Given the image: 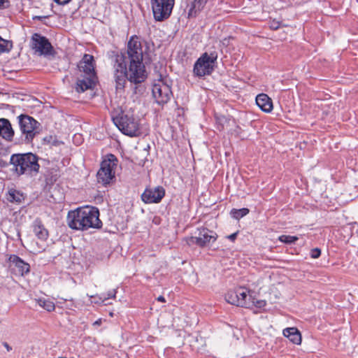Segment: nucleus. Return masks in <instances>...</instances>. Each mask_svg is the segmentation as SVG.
<instances>
[{"label": "nucleus", "mask_w": 358, "mask_h": 358, "mask_svg": "<svg viewBox=\"0 0 358 358\" xmlns=\"http://www.w3.org/2000/svg\"><path fill=\"white\" fill-rule=\"evenodd\" d=\"M24 195L14 188L9 189L6 194V199L11 203L20 204L24 201Z\"/></svg>", "instance_id": "19"}, {"label": "nucleus", "mask_w": 358, "mask_h": 358, "mask_svg": "<svg viewBox=\"0 0 358 358\" xmlns=\"http://www.w3.org/2000/svg\"><path fill=\"white\" fill-rule=\"evenodd\" d=\"M3 345L6 348V349L7 350V351H10L12 350V348L8 345V343L6 342H4L3 343Z\"/></svg>", "instance_id": "36"}, {"label": "nucleus", "mask_w": 358, "mask_h": 358, "mask_svg": "<svg viewBox=\"0 0 358 358\" xmlns=\"http://www.w3.org/2000/svg\"><path fill=\"white\" fill-rule=\"evenodd\" d=\"M30 159L31 158H10V163L15 166L16 171L20 174L24 173L27 169L38 171L39 165L37 163V159L38 158H32V161H30Z\"/></svg>", "instance_id": "12"}, {"label": "nucleus", "mask_w": 358, "mask_h": 358, "mask_svg": "<svg viewBox=\"0 0 358 358\" xmlns=\"http://www.w3.org/2000/svg\"><path fill=\"white\" fill-rule=\"evenodd\" d=\"M31 46L40 55H50L52 50V46L47 38L38 33L32 35Z\"/></svg>", "instance_id": "11"}, {"label": "nucleus", "mask_w": 358, "mask_h": 358, "mask_svg": "<svg viewBox=\"0 0 358 358\" xmlns=\"http://www.w3.org/2000/svg\"><path fill=\"white\" fill-rule=\"evenodd\" d=\"M217 58V55L215 52L210 54L203 53L194 65V73L198 77L210 75L213 71L214 63Z\"/></svg>", "instance_id": "7"}, {"label": "nucleus", "mask_w": 358, "mask_h": 358, "mask_svg": "<svg viewBox=\"0 0 358 358\" xmlns=\"http://www.w3.org/2000/svg\"><path fill=\"white\" fill-rule=\"evenodd\" d=\"M117 158L104 159L97 173V180L103 185H108L115 177L114 168L117 166Z\"/></svg>", "instance_id": "10"}, {"label": "nucleus", "mask_w": 358, "mask_h": 358, "mask_svg": "<svg viewBox=\"0 0 358 358\" xmlns=\"http://www.w3.org/2000/svg\"><path fill=\"white\" fill-rule=\"evenodd\" d=\"M10 157H36L35 155L32 154L31 152H27V153H15L12 154Z\"/></svg>", "instance_id": "30"}, {"label": "nucleus", "mask_w": 358, "mask_h": 358, "mask_svg": "<svg viewBox=\"0 0 358 358\" xmlns=\"http://www.w3.org/2000/svg\"><path fill=\"white\" fill-rule=\"evenodd\" d=\"M73 141L75 143H76L78 145L80 144L83 141L82 135L80 134H76L73 136Z\"/></svg>", "instance_id": "31"}, {"label": "nucleus", "mask_w": 358, "mask_h": 358, "mask_svg": "<svg viewBox=\"0 0 358 358\" xmlns=\"http://www.w3.org/2000/svg\"><path fill=\"white\" fill-rule=\"evenodd\" d=\"M207 0H192V8L199 10Z\"/></svg>", "instance_id": "28"}, {"label": "nucleus", "mask_w": 358, "mask_h": 358, "mask_svg": "<svg viewBox=\"0 0 358 358\" xmlns=\"http://www.w3.org/2000/svg\"><path fill=\"white\" fill-rule=\"evenodd\" d=\"M43 141L45 145L50 147H59L64 145L62 141L58 140L56 136H47L43 138Z\"/></svg>", "instance_id": "22"}, {"label": "nucleus", "mask_w": 358, "mask_h": 358, "mask_svg": "<svg viewBox=\"0 0 358 358\" xmlns=\"http://www.w3.org/2000/svg\"><path fill=\"white\" fill-rule=\"evenodd\" d=\"M217 234L207 228L199 229L195 236L186 237L184 240L187 245L193 246L194 245L201 248L208 247L216 241Z\"/></svg>", "instance_id": "6"}, {"label": "nucleus", "mask_w": 358, "mask_h": 358, "mask_svg": "<svg viewBox=\"0 0 358 358\" xmlns=\"http://www.w3.org/2000/svg\"><path fill=\"white\" fill-rule=\"evenodd\" d=\"M71 0H54L55 3H57L58 5H66L69 3Z\"/></svg>", "instance_id": "33"}, {"label": "nucleus", "mask_w": 358, "mask_h": 358, "mask_svg": "<svg viewBox=\"0 0 358 358\" xmlns=\"http://www.w3.org/2000/svg\"><path fill=\"white\" fill-rule=\"evenodd\" d=\"M273 108V102H272L271 99L270 98V113L272 111Z\"/></svg>", "instance_id": "41"}, {"label": "nucleus", "mask_w": 358, "mask_h": 358, "mask_svg": "<svg viewBox=\"0 0 358 358\" xmlns=\"http://www.w3.org/2000/svg\"><path fill=\"white\" fill-rule=\"evenodd\" d=\"M101 322H102L101 319H99L93 323V325L94 326H99V325H101Z\"/></svg>", "instance_id": "37"}, {"label": "nucleus", "mask_w": 358, "mask_h": 358, "mask_svg": "<svg viewBox=\"0 0 358 358\" xmlns=\"http://www.w3.org/2000/svg\"><path fill=\"white\" fill-rule=\"evenodd\" d=\"M34 231L35 235L41 240H45L48 236V232L47 229L41 224L35 225Z\"/></svg>", "instance_id": "23"}, {"label": "nucleus", "mask_w": 358, "mask_h": 358, "mask_svg": "<svg viewBox=\"0 0 358 358\" xmlns=\"http://www.w3.org/2000/svg\"><path fill=\"white\" fill-rule=\"evenodd\" d=\"M175 0H150L154 18L163 21L169 17L172 13Z\"/></svg>", "instance_id": "9"}, {"label": "nucleus", "mask_w": 358, "mask_h": 358, "mask_svg": "<svg viewBox=\"0 0 358 358\" xmlns=\"http://www.w3.org/2000/svg\"><path fill=\"white\" fill-rule=\"evenodd\" d=\"M157 300L160 302H166L165 298L162 296H158Z\"/></svg>", "instance_id": "38"}, {"label": "nucleus", "mask_w": 358, "mask_h": 358, "mask_svg": "<svg viewBox=\"0 0 358 358\" xmlns=\"http://www.w3.org/2000/svg\"><path fill=\"white\" fill-rule=\"evenodd\" d=\"M58 358H64V357H58Z\"/></svg>", "instance_id": "46"}, {"label": "nucleus", "mask_w": 358, "mask_h": 358, "mask_svg": "<svg viewBox=\"0 0 358 358\" xmlns=\"http://www.w3.org/2000/svg\"><path fill=\"white\" fill-rule=\"evenodd\" d=\"M273 289H274V287H271V288L270 289V290H271L272 292H273Z\"/></svg>", "instance_id": "45"}, {"label": "nucleus", "mask_w": 358, "mask_h": 358, "mask_svg": "<svg viewBox=\"0 0 358 358\" xmlns=\"http://www.w3.org/2000/svg\"><path fill=\"white\" fill-rule=\"evenodd\" d=\"M236 237V234L234 233V234H231L230 236H228V238L231 240V241H234Z\"/></svg>", "instance_id": "39"}, {"label": "nucleus", "mask_w": 358, "mask_h": 358, "mask_svg": "<svg viewBox=\"0 0 358 358\" xmlns=\"http://www.w3.org/2000/svg\"><path fill=\"white\" fill-rule=\"evenodd\" d=\"M164 195V189L161 186H158L153 189H145L141 195V199L145 203H157L161 201Z\"/></svg>", "instance_id": "13"}, {"label": "nucleus", "mask_w": 358, "mask_h": 358, "mask_svg": "<svg viewBox=\"0 0 358 358\" xmlns=\"http://www.w3.org/2000/svg\"><path fill=\"white\" fill-rule=\"evenodd\" d=\"M36 301L39 306L48 312H51L55 308V303L48 299L40 298L37 299Z\"/></svg>", "instance_id": "21"}, {"label": "nucleus", "mask_w": 358, "mask_h": 358, "mask_svg": "<svg viewBox=\"0 0 358 358\" xmlns=\"http://www.w3.org/2000/svg\"><path fill=\"white\" fill-rule=\"evenodd\" d=\"M321 255V250L316 248H313L310 250V257L312 258H314V259H316V258H318Z\"/></svg>", "instance_id": "29"}, {"label": "nucleus", "mask_w": 358, "mask_h": 358, "mask_svg": "<svg viewBox=\"0 0 358 358\" xmlns=\"http://www.w3.org/2000/svg\"><path fill=\"white\" fill-rule=\"evenodd\" d=\"M8 1L7 0H0V8H4L8 6Z\"/></svg>", "instance_id": "34"}, {"label": "nucleus", "mask_w": 358, "mask_h": 358, "mask_svg": "<svg viewBox=\"0 0 358 358\" xmlns=\"http://www.w3.org/2000/svg\"><path fill=\"white\" fill-rule=\"evenodd\" d=\"M80 71L85 73L86 76L95 77L94 57L92 55L85 54L82 60L78 64Z\"/></svg>", "instance_id": "14"}, {"label": "nucleus", "mask_w": 358, "mask_h": 358, "mask_svg": "<svg viewBox=\"0 0 358 358\" xmlns=\"http://www.w3.org/2000/svg\"><path fill=\"white\" fill-rule=\"evenodd\" d=\"M252 301L253 302L252 307L251 308H255V311H260L262 308H264L266 306V301L265 300H258L252 296Z\"/></svg>", "instance_id": "26"}, {"label": "nucleus", "mask_w": 358, "mask_h": 358, "mask_svg": "<svg viewBox=\"0 0 358 358\" xmlns=\"http://www.w3.org/2000/svg\"><path fill=\"white\" fill-rule=\"evenodd\" d=\"M14 136V130L10 121L6 118H0V137L11 141Z\"/></svg>", "instance_id": "16"}, {"label": "nucleus", "mask_w": 358, "mask_h": 358, "mask_svg": "<svg viewBox=\"0 0 358 358\" xmlns=\"http://www.w3.org/2000/svg\"><path fill=\"white\" fill-rule=\"evenodd\" d=\"M114 296H115V294L110 293V294H108V296L107 299H109V298H111V297H114ZM106 299V298L105 297V298L102 300V302H103Z\"/></svg>", "instance_id": "40"}, {"label": "nucleus", "mask_w": 358, "mask_h": 358, "mask_svg": "<svg viewBox=\"0 0 358 358\" xmlns=\"http://www.w3.org/2000/svg\"><path fill=\"white\" fill-rule=\"evenodd\" d=\"M112 119L122 134L131 137L142 134L139 122L132 112L117 108L113 112Z\"/></svg>", "instance_id": "3"}, {"label": "nucleus", "mask_w": 358, "mask_h": 358, "mask_svg": "<svg viewBox=\"0 0 358 358\" xmlns=\"http://www.w3.org/2000/svg\"><path fill=\"white\" fill-rule=\"evenodd\" d=\"M17 118L22 133V140L27 143H31L36 134L38 133L37 129L40 124L27 115H20Z\"/></svg>", "instance_id": "5"}, {"label": "nucleus", "mask_w": 358, "mask_h": 358, "mask_svg": "<svg viewBox=\"0 0 358 358\" xmlns=\"http://www.w3.org/2000/svg\"><path fill=\"white\" fill-rule=\"evenodd\" d=\"M67 222L71 229L81 231L87 230L90 228L100 229L102 227L99 209L92 206L78 208L69 211Z\"/></svg>", "instance_id": "2"}, {"label": "nucleus", "mask_w": 358, "mask_h": 358, "mask_svg": "<svg viewBox=\"0 0 358 358\" xmlns=\"http://www.w3.org/2000/svg\"><path fill=\"white\" fill-rule=\"evenodd\" d=\"M105 157H115V155H113V154H110H110H107Z\"/></svg>", "instance_id": "44"}, {"label": "nucleus", "mask_w": 358, "mask_h": 358, "mask_svg": "<svg viewBox=\"0 0 358 358\" xmlns=\"http://www.w3.org/2000/svg\"><path fill=\"white\" fill-rule=\"evenodd\" d=\"M279 295H280V292H278L277 290L275 291V299H278L279 298Z\"/></svg>", "instance_id": "42"}, {"label": "nucleus", "mask_w": 358, "mask_h": 358, "mask_svg": "<svg viewBox=\"0 0 358 358\" xmlns=\"http://www.w3.org/2000/svg\"><path fill=\"white\" fill-rule=\"evenodd\" d=\"M9 262L10 264V266H14L16 269V272L20 275H24V274L28 273L30 271L29 264L15 255L10 256Z\"/></svg>", "instance_id": "15"}, {"label": "nucleus", "mask_w": 358, "mask_h": 358, "mask_svg": "<svg viewBox=\"0 0 358 358\" xmlns=\"http://www.w3.org/2000/svg\"><path fill=\"white\" fill-rule=\"evenodd\" d=\"M280 27V22L278 21L273 20L270 22V29H277Z\"/></svg>", "instance_id": "32"}, {"label": "nucleus", "mask_w": 358, "mask_h": 358, "mask_svg": "<svg viewBox=\"0 0 358 358\" xmlns=\"http://www.w3.org/2000/svg\"><path fill=\"white\" fill-rule=\"evenodd\" d=\"M95 77L85 76L82 78H79L76 83V90L80 93L84 92L87 90L92 89L94 85Z\"/></svg>", "instance_id": "17"}, {"label": "nucleus", "mask_w": 358, "mask_h": 358, "mask_svg": "<svg viewBox=\"0 0 358 358\" xmlns=\"http://www.w3.org/2000/svg\"><path fill=\"white\" fill-rule=\"evenodd\" d=\"M225 300L231 305L244 308H252L253 305L252 294L245 287L229 291L225 295Z\"/></svg>", "instance_id": "4"}, {"label": "nucleus", "mask_w": 358, "mask_h": 358, "mask_svg": "<svg viewBox=\"0 0 358 358\" xmlns=\"http://www.w3.org/2000/svg\"><path fill=\"white\" fill-rule=\"evenodd\" d=\"M249 213V209L247 208H243L241 209L233 208L231 210V215L236 220H239Z\"/></svg>", "instance_id": "24"}, {"label": "nucleus", "mask_w": 358, "mask_h": 358, "mask_svg": "<svg viewBox=\"0 0 358 358\" xmlns=\"http://www.w3.org/2000/svg\"><path fill=\"white\" fill-rule=\"evenodd\" d=\"M256 103L263 111L268 113V96L266 94H259L256 96Z\"/></svg>", "instance_id": "20"}, {"label": "nucleus", "mask_w": 358, "mask_h": 358, "mask_svg": "<svg viewBox=\"0 0 358 358\" xmlns=\"http://www.w3.org/2000/svg\"><path fill=\"white\" fill-rule=\"evenodd\" d=\"M6 162H3L2 158H0V166H3Z\"/></svg>", "instance_id": "43"}, {"label": "nucleus", "mask_w": 358, "mask_h": 358, "mask_svg": "<svg viewBox=\"0 0 358 358\" xmlns=\"http://www.w3.org/2000/svg\"><path fill=\"white\" fill-rule=\"evenodd\" d=\"M299 239L297 236L289 235H282L278 237V240L282 243L290 244Z\"/></svg>", "instance_id": "27"}, {"label": "nucleus", "mask_w": 358, "mask_h": 358, "mask_svg": "<svg viewBox=\"0 0 358 358\" xmlns=\"http://www.w3.org/2000/svg\"><path fill=\"white\" fill-rule=\"evenodd\" d=\"M127 55L117 54L115 57L114 80L116 89L124 87L126 80L138 84L143 82L146 77V71L143 64V49L140 38L132 36L127 43Z\"/></svg>", "instance_id": "1"}, {"label": "nucleus", "mask_w": 358, "mask_h": 358, "mask_svg": "<svg viewBox=\"0 0 358 358\" xmlns=\"http://www.w3.org/2000/svg\"><path fill=\"white\" fill-rule=\"evenodd\" d=\"M13 47L12 43L0 36V54L9 52Z\"/></svg>", "instance_id": "25"}, {"label": "nucleus", "mask_w": 358, "mask_h": 358, "mask_svg": "<svg viewBox=\"0 0 358 358\" xmlns=\"http://www.w3.org/2000/svg\"><path fill=\"white\" fill-rule=\"evenodd\" d=\"M152 92L156 102L162 106L167 103L173 96L169 80L166 78H162L155 83Z\"/></svg>", "instance_id": "8"}, {"label": "nucleus", "mask_w": 358, "mask_h": 358, "mask_svg": "<svg viewBox=\"0 0 358 358\" xmlns=\"http://www.w3.org/2000/svg\"><path fill=\"white\" fill-rule=\"evenodd\" d=\"M283 335L287 337L294 344L300 345L301 343V336L296 328L289 327L284 329Z\"/></svg>", "instance_id": "18"}, {"label": "nucleus", "mask_w": 358, "mask_h": 358, "mask_svg": "<svg viewBox=\"0 0 358 358\" xmlns=\"http://www.w3.org/2000/svg\"><path fill=\"white\" fill-rule=\"evenodd\" d=\"M48 16L43 15V16H34L33 20H38L43 22L44 20L47 19Z\"/></svg>", "instance_id": "35"}]
</instances>
